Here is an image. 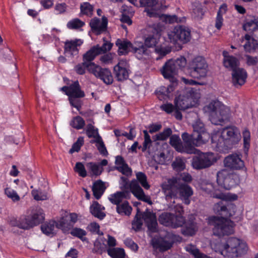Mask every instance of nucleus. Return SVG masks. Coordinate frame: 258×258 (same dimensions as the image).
<instances>
[{"mask_svg": "<svg viewBox=\"0 0 258 258\" xmlns=\"http://www.w3.org/2000/svg\"><path fill=\"white\" fill-rule=\"evenodd\" d=\"M85 23L79 19L76 18L69 21L67 24V27L71 29H77L82 27Z\"/></svg>", "mask_w": 258, "mask_h": 258, "instance_id": "56", "label": "nucleus"}, {"mask_svg": "<svg viewBox=\"0 0 258 258\" xmlns=\"http://www.w3.org/2000/svg\"><path fill=\"white\" fill-rule=\"evenodd\" d=\"M5 194L13 202H17L20 200V198L16 191L10 187H7L5 189Z\"/></svg>", "mask_w": 258, "mask_h": 258, "instance_id": "59", "label": "nucleus"}, {"mask_svg": "<svg viewBox=\"0 0 258 258\" xmlns=\"http://www.w3.org/2000/svg\"><path fill=\"white\" fill-rule=\"evenodd\" d=\"M143 133L144 134V141L143 144V147H142V150L143 152H145L148 148H150L152 141L147 130H144Z\"/></svg>", "mask_w": 258, "mask_h": 258, "instance_id": "63", "label": "nucleus"}, {"mask_svg": "<svg viewBox=\"0 0 258 258\" xmlns=\"http://www.w3.org/2000/svg\"><path fill=\"white\" fill-rule=\"evenodd\" d=\"M115 166L114 168L126 176L132 175V169L129 167L125 162L124 158L121 156H117L115 161Z\"/></svg>", "mask_w": 258, "mask_h": 258, "instance_id": "24", "label": "nucleus"}, {"mask_svg": "<svg viewBox=\"0 0 258 258\" xmlns=\"http://www.w3.org/2000/svg\"><path fill=\"white\" fill-rule=\"evenodd\" d=\"M239 64V62L238 59L233 56H229L223 59L224 66L232 71L238 68Z\"/></svg>", "mask_w": 258, "mask_h": 258, "instance_id": "36", "label": "nucleus"}, {"mask_svg": "<svg viewBox=\"0 0 258 258\" xmlns=\"http://www.w3.org/2000/svg\"><path fill=\"white\" fill-rule=\"evenodd\" d=\"M160 37L158 34L149 35L145 38L144 44L146 48L156 47L159 41Z\"/></svg>", "mask_w": 258, "mask_h": 258, "instance_id": "39", "label": "nucleus"}, {"mask_svg": "<svg viewBox=\"0 0 258 258\" xmlns=\"http://www.w3.org/2000/svg\"><path fill=\"white\" fill-rule=\"evenodd\" d=\"M163 190L167 194L166 197L170 198H179L185 205L190 203L189 198L193 195L191 187L186 183H181L179 179L176 178L168 179L162 185Z\"/></svg>", "mask_w": 258, "mask_h": 258, "instance_id": "2", "label": "nucleus"}, {"mask_svg": "<svg viewBox=\"0 0 258 258\" xmlns=\"http://www.w3.org/2000/svg\"><path fill=\"white\" fill-rule=\"evenodd\" d=\"M185 228H186V232L187 234L192 235L195 234V232L197 230V227L196 225V223L194 221V220H189L187 222L184 221Z\"/></svg>", "mask_w": 258, "mask_h": 258, "instance_id": "52", "label": "nucleus"}, {"mask_svg": "<svg viewBox=\"0 0 258 258\" xmlns=\"http://www.w3.org/2000/svg\"><path fill=\"white\" fill-rule=\"evenodd\" d=\"M109 255L113 258H124L125 252L123 248H113L107 250Z\"/></svg>", "mask_w": 258, "mask_h": 258, "instance_id": "46", "label": "nucleus"}, {"mask_svg": "<svg viewBox=\"0 0 258 258\" xmlns=\"http://www.w3.org/2000/svg\"><path fill=\"white\" fill-rule=\"evenodd\" d=\"M175 239L176 236L174 234L167 232L164 238L156 242V244L161 250L165 251L172 246Z\"/></svg>", "mask_w": 258, "mask_h": 258, "instance_id": "21", "label": "nucleus"}, {"mask_svg": "<svg viewBox=\"0 0 258 258\" xmlns=\"http://www.w3.org/2000/svg\"><path fill=\"white\" fill-rule=\"evenodd\" d=\"M196 134L192 133L189 135L184 132L182 134L184 153L189 154H196L198 150L195 148L193 145L195 144L196 146H198L203 144V142L196 136Z\"/></svg>", "mask_w": 258, "mask_h": 258, "instance_id": "11", "label": "nucleus"}, {"mask_svg": "<svg viewBox=\"0 0 258 258\" xmlns=\"http://www.w3.org/2000/svg\"><path fill=\"white\" fill-rule=\"evenodd\" d=\"M244 50L246 52H250L252 50H256L258 49V41L252 38L251 41L249 42H246L243 45Z\"/></svg>", "mask_w": 258, "mask_h": 258, "instance_id": "55", "label": "nucleus"}, {"mask_svg": "<svg viewBox=\"0 0 258 258\" xmlns=\"http://www.w3.org/2000/svg\"><path fill=\"white\" fill-rule=\"evenodd\" d=\"M176 85L171 83L167 87L161 86L155 91V93L160 100H166L169 98L170 93L173 91Z\"/></svg>", "mask_w": 258, "mask_h": 258, "instance_id": "26", "label": "nucleus"}, {"mask_svg": "<svg viewBox=\"0 0 258 258\" xmlns=\"http://www.w3.org/2000/svg\"><path fill=\"white\" fill-rule=\"evenodd\" d=\"M170 145L173 147L176 151L180 153L183 152V143L178 135H171L169 140Z\"/></svg>", "mask_w": 258, "mask_h": 258, "instance_id": "34", "label": "nucleus"}, {"mask_svg": "<svg viewBox=\"0 0 258 258\" xmlns=\"http://www.w3.org/2000/svg\"><path fill=\"white\" fill-rule=\"evenodd\" d=\"M208 64L202 56H197L190 61L187 65V73L195 79L205 78L208 73Z\"/></svg>", "mask_w": 258, "mask_h": 258, "instance_id": "6", "label": "nucleus"}, {"mask_svg": "<svg viewBox=\"0 0 258 258\" xmlns=\"http://www.w3.org/2000/svg\"><path fill=\"white\" fill-rule=\"evenodd\" d=\"M104 209V207L99 204L98 202L94 201L90 207V212L95 217L102 220L106 216L105 213L102 212Z\"/></svg>", "mask_w": 258, "mask_h": 258, "instance_id": "29", "label": "nucleus"}, {"mask_svg": "<svg viewBox=\"0 0 258 258\" xmlns=\"http://www.w3.org/2000/svg\"><path fill=\"white\" fill-rule=\"evenodd\" d=\"M137 181L140 182L142 186L146 189H148L150 186L147 182V177L145 173L142 172H138L136 173Z\"/></svg>", "mask_w": 258, "mask_h": 258, "instance_id": "48", "label": "nucleus"}, {"mask_svg": "<svg viewBox=\"0 0 258 258\" xmlns=\"http://www.w3.org/2000/svg\"><path fill=\"white\" fill-rule=\"evenodd\" d=\"M243 144L245 151H248L250 146V133L247 130H245L243 133Z\"/></svg>", "mask_w": 258, "mask_h": 258, "instance_id": "62", "label": "nucleus"}, {"mask_svg": "<svg viewBox=\"0 0 258 258\" xmlns=\"http://www.w3.org/2000/svg\"><path fill=\"white\" fill-rule=\"evenodd\" d=\"M56 224V222L53 220L46 222L41 226V231L46 235L53 234Z\"/></svg>", "mask_w": 258, "mask_h": 258, "instance_id": "41", "label": "nucleus"}, {"mask_svg": "<svg viewBox=\"0 0 258 258\" xmlns=\"http://www.w3.org/2000/svg\"><path fill=\"white\" fill-rule=\"evenodd\" d=\"M83 43L80 39L67 40L64 42V53L72 57L76 56L79 53L78 46H80Z\"/></svg>", "mask_w": 258, "mask_h": 258, "instance_id": "18", "label": "nucleus"}, {"mask_svg": "<svg viewBox=\"0 0 258 258\" xmlns=\"http://www.w3.org/2000/svg\"><path fill=\"white\" fill-rule=\"evenodd\" d=\"M224 165L226 167L232 170H239L244 167L243 161L239 155L232 154L225 158Z\"/></svg>", "mask_w": 258, "mask_h": 258, "instance_id": "16", "label": "nucleus"}, {"mask_svg": "<svg viewBox=\"0 0 258 258\" xmlns=\"http://www.w3.org/2000/svg\"><path fill=\"white\" fill-rule=\"evenodd\" d=\"M174 104L178 109L185 110L194 106V101L192 98L188 94L180 95L174 100Z\"/></svg>", "mask_w": 258, "mask_h": 258, "instance_id": "17", "label": "nucleus"}, {"mask_svg": "<svg viewBox=\"0 0 258 258\" xmlns=\"http://www.w3.org/2000/svg\"><path fill=\"white\" fill-rule=\"evenodd\" d=\"M130 194L128 190H124L122 191H117L116 193L111 195L110 197L109 198L110 202L116 206L120 204L122 202L123 199L126 198Z\"/></svg>", "mask_w": 258, "mask_h": 258, "instance_id": "33", "label": "nucleus"}, {"mask_svg": "<svg viewBox=\"0 0 258 258\" xmlns=\"http://www.w3.org/2000/svg\"><path fill=\"white\" fill-rule=\"evenodd\" d=\"M104 43L101 46H100L99 44L95 45L97 51L99 52V54H103L106 53L107 51L110 50L113 44L111 42H108L105 40V38H103Z\"/></svg>", "mask_w": 258, "mask_h": 258, "instance_id": "50", "label": "nucleus"}, {"mask_svg": "<svg viewBox=\"0 0 258 258\" xmlns=\"http://www.w3.org/2000/svg\"><path fill=\"white\" fill-rule=\"evenodd\" d=\"M161 72L165 79L169 80L173 85H177V80L175 76L178 71L172 63V61L169 59L166 61L161 69Z\"/></svg>", "mask_w": 258, "mask_h": 258, "instance_id": "13", "label": "nucleus"}, {"mask_svg": "<svg viewBox=\"0 0 258 258\" xmlns=\"http://www.w3.org/2000/svg\"><path fill=\"white\" fill-rule=\"evenodd\" d=\"M105 190L104 183L101 180L95 181L92 186V191L94 197L99 200Z\"/></svg>", "mask_w": 258, "mask_h": 258, "instance_id": "32", "label": "nucleus"}, {"mask_svg": "<svg viewBox=\"0 0 258 258\" xmlns=\"http://www.w3.org/2000/svg\"><path fill=\"white\" fill-rule=\"evenodd\" d=\"M243 29L249 33H252L258 27V17H252L247 19L243 25Z\"/></svg>", "mask_w": 258, "mask_h": 258, "instance_id": "31", "label": "nucleus"}, {"mask_svg": "<svg viewBox=\"0 0 258 258\" xmlns=\"http://www.w3.org/2000/svg\"><path fill=\"white\" fill-rule=\"evenodd\" d=\"M172 130L170 127L165 128L163 132L156 134L153 137L155 141H165L171 136Z\"/></svg>", "mask_w": 258, "mask_h": 258, "instance_id": "44", "label": "nucleus"}, {"mask_svg": "<svg viewBox=\"0 0 258 258\" xmlns=\"http://www.w3.org/2000/svg\"><path fill=\"white\" fill-rule=\"evenodd\" d=\"M85 125V120L80 116L74 117L70 122V125L77 130L83 128Z\"/></svg>", "mask_w": 258, "mask_h": 258, "instance_id": "47", "label": "nucleus"}, {"mask_svg": "<svg viewBox=\"0 0 258 258\" xmlns=\"http://www.w3.org/2000/svg\"><path fill=\"white\" fill-rule=\"evenodd\" d=\"M34 199L36 201H44L48 199L47 193L41 190L34 189L31 191Z\"/></svg>", "mask_w": 258, "mask_h": 258, "instance_id": "53", "label": "nucleus"}, {"mask_svg": "<svg viewBox=\"0 0 258 258\" xmlns=\"http://www.w3.org/2000/svg\"><path fill=\"white\" fill-rule=\"evenodd\" d=\"M113 73L117 81L123 82L128 78L130 71L123 66V63L119 62L114 67Z\"/></svg>", "mask_w": 258, "mask_h": 258, "instance_id": "22", "label": "nucleus"}, {"mask_svg": "<svg viewBox=\"0 0 258 258\" xmlns=\"http://www.w3.org/2000/svg\"><path fill=\"white\" fill-rule=\"evenodd\" d=\"M19 228L24 230H28L33 227L29 216L21 217L19 219Z\"/></svg>", "mask_w": 258, "mask_h": 258, "instance_id": "51", "label": "nucleus"}, {"mask_svg": "<svg viewBox=\"0 0 258 258\" xmlns=\"http://www.w3.org/2000/svg\"><path fill=\"white\" fill-rule=\"evenodd\" d=\"M85 95V93L81 90L78 81L74 82L70 85V91L69 94H68L69 97H84Z\"/></svg>", "mask_w": 258, "mask_h": 258, "instance_id": "30", "label": "nucleus"}, {"mask_svg": "<svg viewBox=\"0 0 258 258\" xmlns=\"http://www.w3.org/2000/svg\"><path fill=\"white\" fill-rule=\"evenodd\" d=\"M193 133H197L196 136L198 137L203 143H206L210 138V135L205 131L204 123L200 120H197L192 125Z\"/></svg>", "mask_w": 258, "mask_h": 258, "instance_id": "19", "label": "nucleus"}, {"mask_svg": "<svg viewBox=\"0 0 258 258\" xmlns=\"http://www.w3.org/2000/svg\"><path fill=\"white\" fill-rule=\"evenodd\" d=\"M74 170L79 174V176L82 177H85L87 175L85 166L81 162L76 163L74 167Z\"/></svg>", "mask_w": 258, "mask_h": 258, "instance_id": "61", "label": "nucleus"}, {"mask_svg": "<svg viewBox=\"0 0 258 258\" xmlns=\"http://www.w3.org/2000/svg\"><path fill=\"white\" fill-rule=\"evenodd\" d=\"M240 131L234 126H227L223 128L221 135L216 134L212 136V143L217 151L227 152L236 147L241 140Z\"/></svg>", "mask_w": 258, "mask_h": 258, "instance_id": "1", "label": "nucleus"}, {"mask_svg": "<svg viewBox=\"0 0 258 258\" xmlns=\"http://www.w3.org/2000/svg\"><path fill=\"white\" fill-rule=\"evenodd\" d=\"M94 63V62H83L75 67V71L78 74L82 75L85 73L86 69H87L88 71L92 73L91 69L93 70L94 67L92 64Z\"/></svg>", "mask_w": 258, "mask_h": 258, "instance_id": "37", "label": "nucleus"}, {"mask_svg": "<svg viewBox=\"0 0 258 258\" xmlns=\"http://www.w3.org/2000/svg\"><path fill=\"white\" fill-rule=\"evenodd\" d=\"M84 142V138L83 137H79L77 141L73 144L72 148L69 151V153H73L75 152H79L81 147L83 145Z\"/></svg>", "mask_w": 258, "mask_h": 258, "instance_id": "60", "label": "nucleus"}, {"mask_svg": "<svg viewBox=\"0 0 258 258\" xmlns=\"http://www.w3.org/2000/svg\"><path fill=\"white\" fill-rule=\"evenodd\" d=\"M158 220L161 224L174 228L181 227L184 223V218L182 216H175L168 212L162 213L159 216Z\"/></svg>", "mask_w": 258, "mask_h": 258, "instance_id": "10", "label": "nucleus"}, {"mask_svg": "<svg viewBox=\"0 0 258 258\" xmlns=\"http://www.w3.org/2000/svg\"><path fill=\"white\" fill-rule=\"evenodd\" d=\"M170 60L172 61V63L174 67H175V68L178 71L179 70L184 68L187 64L186 59L183 56H180L176 59H171Z\"/></svg>", "mask_w": 258, "mask_h": 258, "instance_id": "49", "label": "nucleus"}, {"mask_svg": "<svg viewBox=\"0 0 258 258\" xmlns=\"http://www.w3.org/2000/svg\"><path fill=\"white\" fill-rule=\"evenodd\" d=\"M107 23V19L103 17L102 19V22L100 24L99 19L94 18L91 20L89 24L92 30L94 32H96L97 34H100L106 30Z\"/></svg>", "mask_w": 258, "mask_h": 258, "instance_id": "23", "label": "nucleus"}, {"mask_svg": "<svg viewBox=\"0 0 258 258\" xmlns=\"http://www.w3.org/2000/svg\"><path fill=\"white\" fill-rule=\"evenodd\" d=\"M142 218L144 220L148 229L152 233L158 231V223L155 213L146 209L142 214Z\"/></svg>", "mask_w": 258, "mask_h": 258, "instance_id": "14", "label": "nucleus"}, {"mask_svg": "<svg viewBox=\"0 0 258 258\" xmlns=\"http://www.w3.org/2000/svg\"><path fill=\"white\" fill-rule=\"evenodd\" d=\"M71 222L69 220L67 214L62 217L59 221L56 222V227L59 229H70L73 227Z\"/></svg>", "mask_w": 258, "mask_h": 258, "instance_id": "43", "label": "nucleus"}, {"mask_svg": "<svg viewBox=\"0 0 258 258\" xmlns=\"http://www.w3.org/2000/svg\"><path fill=\"white\" fill-rule=\"evenodd\" d=\"M99 52L97 51L95 46L92 47L87 51L83 56V62H92L96 56L99 55Z\"/></svg>", "mask_w": 258, "mask_h": 258, "instance_id": "42", "label": "nucleus"}, {"mask_svg": "<svg viewBox=\"0 0 258 258\" xmlns=\"http://www.w3.org/2000/svg\"><path fill=\"white\" fill-rule=\"evenodd\" d=\"M217 182L219 185L227 190H230L237 184V176L234 174H228L225 176L217 174Z\"/></svg>", "mask_w": 258, "mask_h": 258, "instance_id": "15", "label": "nucleus"}, {"mask_svg": "<svg viewBox=\"0 0 258 258\" xmlns=\"http://www.w3.org/2000/svg\"><path fill=\"white\" fill-rule=\"evenodd\" d=\"M246 78L247 73L243 69L238 68L232 71V83L236 87L243 85L245 82Z\"/></svg>", "mask_w": 258, "mask_h": 258, "instance_id": "20", "label": "nucleus"}, {"mask_svg": "<svg viewBox=\"0 0 258 258\" xmlns=\"http://www.w3.org/2000/svg\"><path fill=\"white\" fill-rule=\"evenodd\" d=\"M29 217L33 227L41 223L44 220V214L40 208L33 210Z\"/></svg>", "mask_w": 258, "mask_h": 258, "instance_id": "28", "label": "nucleus"}, {"mask_svg": "<svg viewBox=\"0 0 258 258\" xmlns=\"http://www.w3.org/2000/svg\"><path fill=\"white\" fill-rule=\"evenodd\" d=\"M94 66L92 70L93 74L96 78H99L103 81L106 85H110L113 82V78L111 71L107 68H102L101 67L96 64H92Z\"/></svg>", "mask_w": 258, "mask_h": 258, "instance_id": "12", "label": "nucleus"}, {"mask_svg": "<svg viewBox=\"0 0 258 258\" xmlns=\"http://www.w3.org/2000/svg\"><path fill=\"white\" fill-rule=\"evenodd\" d=\"M186 250L194 255L195 258H203V255L192 245H188L186 247Z\"/></svg>", "mask_w": 258, "mask_h": 258, "instance_id": "64", "label": "nucleus"}, {"mask_svg": "<svg viewBox=\"0 0 258 258\" xmlns=\"http://www.w3.org/2000/svg\"><path fill=\"white\" fill-rule=\"evenodd\" d=\"M247 250L246 243L236 237L228 238L223 245L221 253L225 257L237 258L245 253Z\"/></svg>", "mask_w": 258, "mask_h": 258, "instance_id": "5", "label": "nucleus"}, {"mask_svg": "<svg viewBox=\"0 0 258 258\" xmlns=\"http://www.w3.org/2000/svg\"><path fill=\"white\" fill-rule=\"evenodd\" d=\"M115 45L118 47V54L121 56L126 55L131 52L133 44L127 40L117 39Z\"/></svg>", "mask_w": 258, "mask_h": 258, "instance_id": "25", "label": "nucleus"}, {"mask_svg": "<svg viewBox=\"0 0 258 258\" xmlns=\"http://www.w3.org/2000/svg\"><path fill=\"white\" fill-rule=\"evenodd\" d=\"M204 110L209 113L210 121L215 125H222L230 119V108L219 101H212L204 107Z\"/></svg>", "mask_w": 258, "mask_h": 258, "instance_id": "4", "label": "nucleus"}, {"mask_svg": "<svg viewBox=\"0 0 258 258\" xmlns=\"http://www.w3.org/2000/svg\"><path fill=\"white\" fill-rule=\"evenodd\" d=\"M138 213L139 212V209H137ZM132 228L136 231H140L143 225V222L140 216H138V214H137L135 216L134 220L132 221Z\"/></svg>", "mask_w": 258, "mask_h": 258, "instance_id": "54", "label": "nucleus"}, {"mask_svg": "<svg viewBox=\"0 0 258 258\" xmlns=\"http://www.w3.org/2000/svg\"><path fill=\"white\" fill-rule=\"evenodd\" d=\"M168 38L173 44H185L191 39L190 29L182 25H177L168 33Z\"/></svg>", "mask_w": 258, "mask_h": 258, "instance_id": "9", "label": "nucleus"}, {"mask_svg": "<svg viewBox=\"0 0 258 258\" xmlns=\"http://www.w3.org/2000/svg\"><path fill=\"white\" fill-rule=\"evenodd\" d=\"M173 168L177 171H181L185 168L184 161L181 159L176 158L175 160L172 163Z\"/></svg>", "mask_w": 258, "mask_h": 258, "instance_id": "57", "label": "nucleus"}, {"mask_svg": "<svg viewBox=\"0 0 258 258\" xmlns=\"http://www.w3.org/2000/svg\"><path fill=\"white\" fill-rule=\"evenodd\" d=\"M226 11L227 5L225 4H223L220 6L216 18L215 27L218 30H220L223 25V19L222 15L225 14Z\"/></svg>", "mask_w": 258, "mask_h": 258, "instance_id": "38", "label": "nucleus"}, {"mask_svg": "<svg viewBox=\"0 0 258 258\" xmlns=\"http://www.w3.org/2000/svg\"><path fill=\"white\" fill-rule=\"evenodd\" d=\"M71 234L73 236L80 238L83 241H86L87 240V238L84 237L86 235V232L84 230L81 228H75L73 229L71 231Z\"/></svg>", "mask_w": 258, "mask_h": 258, "instance_id": "58", "label": "nucleus"}, {"mask_svg": "<svg viewBox=\"0 0 258 258\" xmlns=\"http://www.w3.org/2000/svg\"><path fill=\"white\" fill-rule=\"evenodd\" d=\"M86 167L90 173L91 176H98L103 172V168L99 164L90 162L86 164Z\"/></svg>", "mask_w": 258, "mask_h": 258, "instance_id": "35", "label": "nucleus"}, {"mask_svg": "<svg viewBox=\"0 0 258 258\" xmlns=\"http://www.w3.org/2000/svg\"><path fill=\"white\" fill-rule=\"evenodd\" d=\"M131 52L133 53L139 59H142L144 55H148L149 54L148 48L141 42L133 44Z\"/></svg>", "mask_w": 258, "mask_h": 258, "instance_id": "27", "label": "nucleus"}, {"mask_svg": "<svg viewBox=\"0 0 258 258\" xmlns=\"http://www.w3.org/2000/svg\"><path fill=\"white\" fill-rule=\"evenodd\" d=\"M132 211V208L127 201H124L116 206V211L120 215L130 216Z\"/></svg>", "mask_w": 258, "mask_h": 258, "instance_id": "40", "label": "nucleus"}, {"mask_svg": "<svg viewBox=\"0 0 258 258\" xmlns=\"http://www.w3.org/2000/svg\"><path fill=\"white\" fill-rule=\"evenodd\" d=\"M120 185V188L122 190H127L130 189L132 194L138 200L145 202L150 205L152 204L150 198L146 196L143 189L140 186L136 179L132 180L131 182L129 183L128 179L127 177L121 176Z\"/></svg>", "mask_w": 258, "mask_h": 258, "instance_id": "7", "label": "nucleus"}, {"mask_svg": "<svg viewBox=\"0 0 258 258\" xmlns=\"http://www.w3.org/2000/svg\"><path fill=\"white\" fill-rule=\"evenodd\" d=\"M221 217L211 216L208 218V224L213 226V234L218 237L228 235L233 233V227L231 224L232 222L228 221L227 218L231 217L232 214L227 208L222 213Z\"/></svg>", "mask_w": 258, "mask_h": 258, "instance_id": "3", "label": "nucleus"}, {"mask_svg": "<svg viewBox=\"0 0 258 258\" xmlns=\"http://www.w3.org/2000/svg\"><path fill=\"white\" fill-rule=\"evenodd\" d=\"M198 155L192 157L191 165L193 168L201 170L209 168L217 161L215 154L212 152L203 153L198 150Z\"/></svg>", "mask_w": 258, "mask_h": 258, "instance_id": "8", "label": "nucleus"}, {"mask_svg": "<svg viewBox=\"0 0 258 258\" xmlns=\"http://www.w3.org/2000/svg\"><path fill=\"white\" fill-rule=\"evenodd\" d=\"M81 13L84 15L91 17L93 15L94 7L88 2H85L81 4Z\"/></svg>", "mask_w": 258, "mask_h": 258, "instance_id": "45", "label": "nucleus"}]
</instances>
